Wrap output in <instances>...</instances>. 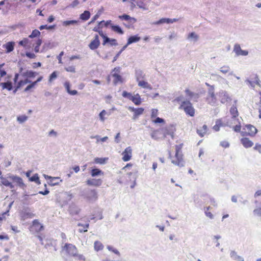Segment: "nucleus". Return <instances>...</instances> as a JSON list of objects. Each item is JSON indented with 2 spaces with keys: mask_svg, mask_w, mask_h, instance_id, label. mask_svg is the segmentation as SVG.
Masks as SVG:
<instances>
[{
  "mask_svg": "<svg viewBox=\"0 0 261 261\" xmlns=\"http://www.w3.org/2000/svg\"><path fill=\"white\" fill-rule=\"evenodd\" d=\"M182 143L175 146V153L171 159V163L179 167H183L185 165L184 154L182 152Z\"/></svg>",
  "mask_w": 261,
  "mask_h": 261,
  "instance_id": "nucleus-1",
  "label": "nucleus"
},
{
  "mask_svg": "<svg viewBox=\"0 0 261 261\" xmlns=\"http://www.w3.org/2000/svg\"><path fill=\"white\" fill-rule=\"evenodd\" d=\"M179 109L183 110L187 115L193 117L195 115V110L192 103L189 100H184L181 102Z\"/></svg>",
  "mask_w": 261,
  "mask_h": 261,
  "instance_id": "nucleus-2",
  "label": "nucleus"
},
{
  "mask_svg": "<svg viewBox=\"0 0 261 261\" xmlns=\"http://www.w3.org/2000/svg\"><path fill=\"white\" fill-rule=\"evenodd\" d=\"M257 132V128L251 124H246L243 127L241 135L242 137H254Z\"/></svg>",
  "mask_w": 261,
  "mask_h": 261,
  "instance_id": "nucleus-3",
  "label": "nucleus"
},
{
  "mask_svg": "<svg viewBox=\"0 0 261 261\" xmlns=\"http://www.w3.org/2000/svg\"><path fill=\"white\" fill-rule=\"evenodd\" d=\"M62 252L69 256H74L77 255L78 250L76 246L72 244L66 243L62 248Z\"/></svg>",
  "mask_w": 261,
  "mask_h": 261,
  "instance_id": "nucleus-4",
  "label": "nucleus"
},
{
  "mask_svg": "<svg viewBox=\"0 0 261 261\" xmlns=\"http://www.w3.org/2000/svg\"><path fill=\"white\" fill-rule=\"evenodd\" d=\"M122 95L125 98H127L131 100L135 105L138 106L141 103L142 100L140 95L137 93L135 95H132L131 93L124 91L122 92Z\"/></svg>",
  "mask_w": 261,
  "mask_h": 261,
  "instance_id": "nucleus-5",
  "label": "nucleus"
},
{
  "mask_svg": "<svg viewBox=\"0 0 261 261\" xmlns=\"http://www.w3.org/2000/svg\"><path fill=\"white\" fill-rule=\"evenodd\" d=\"M161 129L164 139L167 136H170L172 139L174 138L175 128L173 125H167L161 128Z\"/></svg>",
  "mask_w": 261,
  "mask_h": 261,
  "instance_id": "nucleus-6",
  "label": "nucleus"
},
{
  "mask_svg": "<svg viewBox=\"0 0 261 261\" xmlns=\"http://www.w3.org/2000/svg\"><path fill=\"white\" fill-rule=\"evenodd\" d=\"M113 73H112V76L114 77L113 83L115 85H117L118 83H122L123 82V78L121 75H120V68L117 67L114 68L113 69Z\"/></svg>",
  "mask_w": 261,
  "mask_h": 261,
  "instance_id": "nucleus-7",
  "label": "nucleus"
},
{
  "mask_svg": "<svg viewBox=\"0 0 261 261\" xmlns=\"http://www.w3.org/2000/svg\"><path fill=\"white\" fill-rule=\"evenodd\" d=\"M118 18L121 20H126L127 21V24H124L126 28H129L131 26H132L136 22L137 20L136 18L134 17H130L129 15L127 14H123L122 15H119Z\"/></svg>",
  "mask_w": 261,
  "mask_h": 261,
  "instance_id": "nucleus-8",
  "label": "nucleus"
},
{
  "mask_svg": "<svg viewBox=\"0 0 261 261\" xmlns=\"http://www.w3.org/2000/svg\"><path fill=\"white\" fill-rule=\"evenodd\" d=\"M122 160L124 162L129 161L132 157V148L131 147L128 146L126 147L122 153Z\"/></svg>",
  "mask_w": 261,
  "mask_h": 261,
  "instance_id": "nucleus-9",
  "label": "nucleus"
},
{
  "mask_svg": "<svg viewBox=\"0 0 261 261\" xmlns=\"http://www.w3.org/2000/svg\"><path fill=\"white\" fill-rule=\"evenodd\" d=\"M86 182L89 186L98 187L101 186L102 180L100 178H89L86 180Z\"/></svg>",
  "mask_w": 261,
  "mask_h": 261,
  "instance_id": "nucleus-10",
  "label": "nucleus"
},
{
  "mask_svg": "<svg viewBox=\"0 0 261 261\" xmlns=\"http://www.w3.org/2000/svg\"><path fill=\"white\" fill-rule=\"evenodd\" d=\"M100 44V42L99 39V36L96 34L95 35L93 39L91 40L88 46L91 50H95L98 48Z\"/></svg>",
  "mask_w": 261,
  "mask_h": 261,
  "instance_id": "nucleus-11",
  "label": "nucleus"
},
{
  "mask_svg": "<svg viewBox=\"0 0 261 261\" xmlns=\"http://www.w3.org/2000/svg\"><path fill=\"white\" fill-rule=\"evenodd\" d=\"M86 199L89 201H95L98 198V195L95 189L90 190L86 196Z\"/></svg>",
  "mask_w": 261,
  "mask_h": 261,
  "instance_id": "nucleus-12",
  "label": "nucleus"
},
{
  "mask_svg": "<svg viewBox=\"0 0 261 261\" xmlns=\"http://www.w3.org/2000/svg\"><path fill=\"white\" fill-rule=\"evenodd\" d=\"M35 216V214L29 210H24L20 213L21 219L24 220L28 219H31Z\"/></svg>",
  "mask_w": 261,
  "mask_h": 261,
  "instance_id": "nucleus-13",
  "label": "nucleus"
},
{
  "mask_svg": "<svg viewBox=\"0 0 261 261\" xmlns=\"http://www.w3.org/2000/svg\"><path fill=\"white\" fill-rule=\"evenodd\" d=\"M240 142L242 145L246 148H250L253 145V142L246 137H243L240 139Z\"/></svg>",
  "mask_w": 261,
  "mask_h": 261,
  "instance_id": "nucleus-14",
  "label": "nucleus"
},
{
  "mask_svg": "<svg viewBox=\"0 0 261 261\" xmlns=\"http://www.w3.org/2000/svg\"><path fill=\"white\" fill-rule=\"evenodd\" d=\"M128 110L134 112L133 118L134 119L142 114L144 111V109L143 108H134L133 107H129Z\"/></svg>",
  "mask_w": 261,
  "mask_h": 261,
  "instance_id": "nucleus-15",
  "label": "nucleus"
},
{
  "mask_svg": "<svg viewBox=\"0 0 261 261\" xmlns=\"http://www.w3.org/2000/svg\"><path fill=\"white\" fill-rule=\"evenodd\" d=\"M233 51L237 56H247L248 54V51L242 50L240 45L238 44L234 45Z\"/></svg>",
  "mask_w": 261,
  "mask_h": 261,
  "instance_id": "nucleus-16",
  "label": "nucleus"
},
{
  "mask_svg": "<svg viewBox=\"0 0 261 261\" xmlns=\"http://www.w3.org/2000/svg\"><path fill=\"white\" fill-rule=\"evenodd\" d=\"M151 136L155 140L164 139L161 128L153 130L151 133Z\"/></svg>",
  "mask_w": 261,
  "mask_h": 261,
  "instance_id": "nucleus-17",
  "label": "nucleus"
},
{
  "mask_svg": "<svg viewBox=\"0 0 261 261\" xmlns=\"http://www.w3.org/2000/svg\"><path fill=\"white\" fill-rule=\"evenodd\" d=\"M32 227L37 232L41 231L43 229V225L37 219L33 221Z\"/></svg>",
  "mask_w": 261,
  "mask_h": 261,
  "instance_id": "nucleus-18",
  "label": "nucleus"
},
{
  "mask_svg": "<svg viewBox=\"0 0 261 261\" xmlns=\"http://www.w3.org/2000/svg\"><path fill=\"white\" fill-rule=\"evenodd\" d=\"M177 21V19H170V18H161L159 20L157 21H155V22H154L153 23V24H155V25H158V24H162V23H173L174 22H176Z\"/></svg>",
  "mask_w": 261,
  "mask_h": 261,
  "instance_id": "nucleus-19",
  "label": "nucleus"
},
{
  "mask_svg": "<svg viewBox=\"0 0 261 261\" xmlns=\"http://www.w3.org/2000/svg\"><path fill=\"white\" fill-rule=\"evenodd\" d=\"M31 83H32V82L26 77H25V79L23 80H20L17 84L15 91H16L17 89L23 87L24 86L28 84H30Z\"/></svg>",
  "mask_w": 261,
  "mask_h": 261,
  "instance_id": "nucleus-20",
  "label": "nucleus"
},
{
  "mask_svg": "<svg viewBox=\"0 0 261 261\" xmlns=\"http://www.w3.org/2000/svg\"><path fill=\"white\" fill-rule=\"evenodd\" d=\"M43 79L42 76L39 77L37 80L34 82H32L30 84L28 85L24 90V92H28L30 91L31 89L34 88L35 86L37 84V83L40 82Z\"/></svg>",
  "mask_w": 261,
  "mask_h": 261,
  "instance_id": "nucleus-21",
  "label": "nucleus"
},
{
  "mask_svg": "<svg viewBox=\"0 0 261 261\" xmlns=\"http://www.w3.org/2000/svg\"><path fill=\"white\" fill-rule=\"evenodd\" d=\"M208 128L206 125L204 124L197 129V133L200 137H203L206 134Z\"/></svg>",
  "mask_w": 261,
  "mask_h": 261,
  "instance_id": "nucleus-22",
  "label": "nucleus"
},
{
  "mask_svg": "<svg viewBox=\"0 0 261 261\" xmlns=\"http://www.w3.org/2000/svg\"><path fill=\"white\" fill-rule=\"evenodd\" d=\"M0 179H1L0 184L1 186L3 185L6 187H9L11 189L14 188V185L11 182H10L6 178L1 176Z\"/></svg>",
  "mask_w": 261,
  "mask_h": 261,
  "instance_id": "nucleus-23",
  "label": "nucleus"
},
{
  "mask_svg": "<svg viewBox=\"0 0 261 261\" xmlns=\"http://www.w3.org/2000/svg\"><path fill=\"white\" fill-rule=\"evenodd\" d=\"M64 86L67 91V92L71 95H75L77 94V91L75 90H70V84L69 82H65L64 84Z\"/></svg>",
  "mask_w": 261,
  "mask_h": 261,
  "instance_id": "nucleus-24",
  "label": "nucleus"
},
{
  "mask_svg": "<svg viewBox=\"0 0 261 261\" xmlns=\"http://www.w3.org/2000/svg\"><path fill=\"white\" fill-rule=\"evenodd\" d=\"M137 81L138 82L139 86L145 89H148L150 90L152 89L151 85L149 84H148L147 82L139 80V79H137Z\"/></svg>",
  "mask_w": 261,
  "mask_h": 261,
  "instance_id": "nucleus-25",
  "label": "nucleus"
},
{
  "mask_svg": "<svg viewBox=\"0 0 261 261\" xmlns=\"http://www.w3.org/2000/svg\"><path fill=\"white\" fill-rule=\"evenodd\" d=\"M4 48L6 49V53H9L12 51L14 49V42H8L4 45Z\"/></svg>",
  "mask_w": 261,
  "mask_h": 261,
  "instance_id": "nucleus-26",
  "label": "nucleus"
},
{
  "mask_svg": "<svg viewBox=\"0 0 261 261\" xmlns=\"http://www.w3.org/2000/svg\"><path fill=\"white\" fill-rule=\"evenodd\" d=\"M38 74V73L32 70H27L25 72H24L22 75L28 79L29 78H33L36 76V75Z\"/></svg>",
  "mask_w": 261,
  "mask_h": 261,
  "instance_id": "nucleus-27",
  "label": "nucleus"
},
{
  "mask_svg": "<svg viewBox=\"0 0 261 261\" xmlns=\"http://www.w3.org/2000/svg\"><path fill=\"white\" fill-rule=\"evenodd\" d=\"M10 177L13 181L16 182L19 186H24V185L23 184V180L21 177L16 176H12Z\"/></svg>",
  "mask_w": 261,
  "mask_h": 261,
  "instance_id": "nucleus-28",
  "label": "nucleus"
},
{
  "mask_svg": "<svg viewBox=\"0 0 261 261\" xmlns=\"http://www.w3.org/2000/svg\"><path fill=\"white\" fill-rule=\"evenodd\" d=\"M103 22H104L103 20L100 21L98 23V24L96 27H95L93 29V31H94V32L98 33L99 35L100 36H101L102 35L103 36V34H104V33H103V31L102 30V28L100 27V25L103 23Z\"/></svg>",
  "mask_w": 261,
  "mask_h": 261,
  "instance_id": "nucleus-29",
  "label": "nucleus"
},
{
  "mask_svg": "<svg viewBox=\"0 0 261 261\" xmlns=\"http://www.w3.org/2000/svg\"><path fill=\"white\" fill-rule=\"evenodd\" d=\"M90 174L92 177H95L98 175H103L104 173L101 170L95 168L91 170Z\"/></svg>",
  "mask_w": 261,
  "mask_h": 261,
  "instance_id": "nucleus-30",
  "label": "nucleus"
},
{
  "mask_svg": "<svg viewBox=\"0 0 261 261\" xmlns=\"http://www.w3.org/2000/svg\"><path fill=\"white\" fill-rule=\"evenodd\" d=\"M141 39L138 35L132 36L127 40V44H130L133 43L137 42Z\"/></svg>",
  "mask_w": 261,
  "mask_h": 261,
  "instance_id": "nucleus-31",
  "label": "nucleus"
},
{
  "mask_svg": "<svg viewBox=\"0 0 261 261\" xmlns=\"http://www.w3.org/2000/svg\"><path fill=\"white\" fill-rule=\"evenodd\" d=\"M185 92L186 93V95L187 97H188L190 99L194 97H198V94L194 93L193 92L191 91L189 89L187 88L186 89Z\"/></svg>",
  "mask_w": 261,
  "mask_h": 261,
  "instance_id": "nucleus-32",
  "label": "nucleus"
},
{
  "mask_svg": "<svg viewBox=\"0 0 261 261\" xmlns=\"http://www.w3.org/2000/svg\"><path fill=\"white\" fill-rule=\"evenodd\" d=\"M254 77H250L249 80H247V82L252 85L253 84L259 85V80L258 76L256 74L253 75Z\"/></svg>",
  "mask_w": 261,
  "mask_h": 261,
  "instance_id": "nucleus-33",
  "label": "nucleus"
},
{
  "mask_svg": "<svg viewBox=\"0 0 261 261\" xmlns=\"http://www.w3.org/2000/svg\"><path fill=\"white\" fill-rule=\"evenodd\" d=\"M94 248L95 251H98L102 250L104 248V246L100 241H96L94 244Z\"/></svg>",
  "mask_w": 261,
  "mask_h": 261,
  "instance_id": "nucleus-34",
  "label": "nucleus"
},
{
  "mask_svg": "<svg viewBox=\"0 0 261 261\" xmlns=\"http://www.w3.org/2000/svg\"><path fill=\"white\" fill-rule=\"evenodd\" d=\"M111 28L112 31H113L114 32H115L119 34L122 35L124 33L123 30L118 25H115L113 24H111Z\"/></svg>",
  "mask_w": 261,
  "mask_h": 261,
  "instance_id": "nucleus-35",
  "label": "nucleus"
},
{
  "mask_svg": "<svg viewBox=\"0 0 261 261\" xmlns=\"http://www.w3.org/2000/svg\"><path fill=\"white\" fill-rule=\"evenodd\" d=\"M1 85L2 86L3 89H6L9 91L11 90L13 88L12 83L10 82L1 83Z\"/></svg>",
  "mask_w": 261,
  "mask_h": 261,
  "instance_id": "nucleus-36",
  "label": "nucleus"
},
{
  "mask_svg": "<svg viewBox=\"0 0 261 261\" xmlns=\"http://www.w3.org/2000/svg\"><path fill=\"white\" fill-rule=\"evenodd\" d=\"M207 100L211 105H213L216 102V99L213 92L210 93L208 97L207 98Z\"/></svg>",
  "mask_w": 261,
  "mask_h": 261,
  "instance_id": "nucleus-37",
  "label": "nucleus"
},
{
  "mask_svg": "<svg viewBox=\"0 0 261 261\" xmlns=\"http://www.w3.org/2000/svg\"><path fill=\"white\" fill-rule=\"evenodd\" d=\"M19 45L24 47H27L30 46V41L28 38H24L22 40L18 42Z\"/></svg>",
  "mask_w": 261,
  "mask_h": 261,
  "instance_id": "nucleus-38",
  "label": "nucleus"
},
{
  "mask_svg": "<svg viewBox=\"0 0 261 261\" xmlns=\"http://www.w3.org/2000/svg\"><path fill=\"white\" fill-rule=\"evenodd\" d=\"M90 17V13L88 11H85L80 15V18L84 21L87 20Z\"/></svg>",
  "mask_w": 261,
  "mask_h": 261,
  "instance_id": "nucleus-39",
  "label": "nucleus"
},
{
  "mask_svg": "<svg viewBox=\"0 0 261 261\" xmlns=\"http://www.w3.org/2000/svg\"><path fill=\"white\" fill-rule=\"evenodd\" d=\"M230 113L232 115V118H236L238 116V111L235 106H232L230 110Z\"/></svg>",
  "mask_w": 261,
  "mask_h": 261,
  "instance_id": "nucleus-40",
  "label": "nucleus"
},
{
  "mask_svg": "<svg viewBox=\"0 0 261 261\" xmlns=\"http://www.w3.org/2000/svg\"><path fill=\"white\" fill-rule=\"evenodd\" d=\"M78 226L81 227V228L79 229V232H83L87 231L88 228H89V223H87L86 224L79 223Z\"/></svg>",
  "mask_w": 261,
  "mask_h": 261,
  "instance_id": "nucleus-41",
  "label": "nucleus"
},
{
  "mask_svg": "<svg viewBox=\"0 0 261 261\" xmlns=\"http://www.w3.org/2000/svg\"><path fill=\"white\" fill-rule=\"evenodd\" d=\"M40 34V32L39 30L35 29L32 31L31 34L29 36V37L30 38H34L39 36Z\"/></svg>",
  "mask_w": 261,
  "mask_h": 261,
  "instance_id": "nucleus-42",
  "label": "nucleus"
},
{
  "mask_svg": "<svg viewBox=\"0 0 261 261\" xmlns=\"http://www.w3.org/2000/svg\"><path fill=\"white\" fill-rule=\"evenodd\" d=\"M30 180L31 181H35L36 183H37L38 184H40L39 177L37 174H35L31 177H30Z\"/></svg>",
  "mask_w": 261,
  "mask_h": 261,
  "instance_id": "nucleus-43",
  "label": "nucleus"
},
{
  "mask_svg": "<svg viewBox=\"0 0 261 261\" xmlns=\"http://www.w3.org/2000/svg\"><path fill=\"white\" fill-rule=\"evenodd\" d=\"M55 27H56L55 24L49 25V26H47V25H42L39 27V29L40 30H42L43 29L51 30V29H54L55 28Z\"/></svg>",
  "mask_w": 261,
  "mask_h": 261,
  "instance_id": "nucleus-44",
  "label": "nucleus"
},
{
  "mask_svg": "<svg viewBox=\"0 0 261 261\" xmlns=\"http://www.w3.org/2000/svg\"><path fill=\"white\" fill-rule=\"evenodd\" d=\"M107 160L106 158H96L94 159V162L97 164H103L106 162Z\"/></svg>",
  "mask_w": 261,
  "mask_h": 261,
  "instance_id": "nucleus-45",
  "label": "nucleus"
},
{
  "mask_svg": "<svg viewBox=\"0 0 261 261\" xmlns=\"http://www.w3.org/2000/svg\"><path fill=\"white\" fill-rule=\"evenodd\" d=\"M233 129L234 132L237 133L241 132V125L240 122H238V123L235 126L233 127Z\"/></svg>",
  "mask_w": 261,
  "mask_h": 261,
  "instance_id": "nucleus-46",
  "label": "nucleus"
},
{
  "mask_svg": "<svg viewBox=\"0 0 261 261\" xmlns=\"http://www.w3.org/2000/svg\"><path fill=\"white\" fill-rule=\"evenodd\" d=\"M136 5L138 6L140 8L143 9L144 10L146 9V5L145 3L142 1H138L136 2Z\"/></svg>",
  "mask_w": 261,
  "mask_h": 261,
  "instance_id": "nucleus-47",
  "label": "nucleus"
},
{
  "mask_svg": "<svg viewBox=\"0 0 261 261\" xmlns=\"http://www.w3.org/2000/svg\"><path fill=\"white\" fill-rule=\"evenodd\" d=\"M103 39V42H102V45H105L107 43H109L110 41V38H109L108 37H107L105 34H103V36L102 35L101 36Z\"/></svg>",
  "mask_w": 261,
  "mask_h": 261,
  "instance_id": "nucleus-48",
  "label": "nucleus"
},
{
  "mask_svg": "<svg viewBox=\"0 0 261 261\" xmlns=\"http://www.w3.org/2000/svg\"><path fill=\"white\" fill-rule=\"evenodd\" d=\"M210 208V206L206 207V210L205 211V214L207 217L210 218V219H213V215L211 212H209Z\"/></svg>",
  "mask_w": 261,
  "mask_h": 261,
  "instance_id": "nucleus-49",
  "label": "nucleus"
},
{
  "mask_svg": "<svg viewBox=\"0 0 261 261\" xmlns=\"http://www.w3.org/2000/svg\"><path fill=\"white\" fill-rule=\"evenodd\" d=\"M152 121L154 123H165L164 119L161 118L160 117H156L154 119H152Z\"/></svg>",
  "mask_w": 261,
  "mask_h": 261,
  "instance_id": "nucleus-50",
  "label": "nucleus"
},
{
  "mask_svg": "<svg viewBox=\"0 0 261 261\" xmlns=\"http://www.w3.org/2000/svg\"><path fill=\"white\" fill-rule=\"evenodd\" d=\"M158 115V110L155 109H153L151 110V119L152 120L153 119L156 118Z\"/></svg>",
  "mask_w": 261,
  "mask_h": 261,
  "instance_id": "nucleus-51",
  "label": "nucleus"
},
{
  "mask_svg": "<svg viewBox=\"0 0 261 261\" xmlns=\"http://www.w3.org/2000/svg\"><path fill=\"white\" fill-rule=\"evenodd\" d=\"M27 119L28 117L25 115H21L17 117V120L20 123L24 122Z\"/></svg>",
  "mask_w": 261,
  "mask_h": 261,
  "instance_id": "nucleus-52",
  "label": "nucleus"
},
{
  "mask_svg": "<svg viewBox=\"0 0 261 261\" xmlns=\"http://www.w3.org/2000/svg\"><path fill=\"white\" fill-rule=\"evenodd\" d=\"M78 22V21L75 20H67L63 22V24L64 25H68L70 24H76Z\"/></svg>",
  "mask_w": 261,
  "mask_h": 261,
  "instance_id": "nucleus-53",
  "label": "nucleus"
},
{
  "mask_svg": "<svg viewBox=\"0 0 261 261\" xmlns=\"http://www.w3.org/2000/svg\"><path fill=\"white\" fill-rule=\"evenodd\" d=\"M57 77V73L56 71H54L49 76V82L51 83Z\"/></svg>",
  "mask_w": 261,
  "mask_h": 261,
  "instance_id": "nucleus-54",
  "label": "nucleus"
},
{
  "mask_svg": "<svg viewBox=\"0 0 261 261\" xmlns=\"http://www.w3.org/2000/svg\"><path fill=\"white\" fill-rule=\"evenodd\" d=\"M9 210H8L6 212L3 213L2 214L0 215V222L6 219V215H7V216L9 215Z\"/></svg>",
  "mask_w": 261,
  "mask_h": 261,
  "instance_id": "nucleus-55",
  "label": "nucleus"
},
{
  "mask_svg": "<svg viewBox=\"0 0 261 261\" xmlns=\"http://www.w3.org/2000/svg\"><path fill=\"white\" fill-rule=\"evenodd\" d=\"M65 69L67 72H72V73H74L75 72V69L74 66H69L67 67H65Z\"/></svg>",
  "mask_w": 261,
  "mask_h": 261,
  "instance_id": "nucleus-56",
  "label": "nucleus"
},
{
  "mask_svg": "<svg viewBox=\"0 0 261 261\" xmlns=\"http://www.w3.org/2000/svg\"><path fill=\"white\" fill-rule=\"evenodd\" d=\"M230 255L231 257L233 258L234 259H240V257L237 255V253L234 251H231L230 253Z\"/></svg>",
  "mask_w": 261,
  "mask_h": 261,
  "instance_id": "nucleus-57",
  "label": "nucleus"
},
{
  "mask_svg": "<svg viewBox=\"0 0 261 261\" xmlns=\"http://www.w3.org/2000/svg\"><path fill=\"white\" fill-rule=\"evenodd\" d=\"M74 257H76V259L80 261H85V256L82 254H78V252H77V255H75Z\"/></svg>",
  "mask_w": 261,
  "mask_h": 261,
  "instance_id": "nucleus-58",
  "label": "nucleus"
},
{
  "mask_svg": "<svg viewBox=\"0 0 261 261\" xmlns=\"http://www.w3.org/2000/svg\"><path fill=\"white\" fill-rule=\"evenodd\" d=\"M107 112L105 110H102L99 114V117L102 121H104L105 120V116L106 115Z\"/></svg>",
  "mask_w": 261,
  "mask_h": 261,
  "instance_id": "nucleus-59",
  "label": "nucleus"
},
{
  "mask_svg": "<svg viewBox=\"0 0 261 261\" xmlns=\"http://www.w3.org/2000/svg\"><path fill=\"white\" fill-rule=\"evenodd\" d=\"M253 149L258 151L259 153H261V144L256 143L255 146L253 147Z\"/></svg>",
  "mask_w": 261,
  "mask_h": 261,
  "instance_id": "nucleus-60",
  "label": "nucleus"
},
{
  "mask_svg": "<svg viewBox=\"0 0 261 261\" xmlns=\"http://www.w3.org/2000/svg\"><path fill=\"white\" fill-rule=\"evenodd\" d=\"M220 145L226 148L229 146V143L226 141H223L220 142Z\"/></svg>",
  "mask_w": 261,
  "mask_h": 261,
  "instance_id": "nucleus-61",
  "label": "nucleus"
},
{
  "mask_svg": "<svg viewBox=\"0 0 261 261\" xmlns=\"http://www.w3.org/2000/svg\"><path fill=\"white\" fill-rule=\"evenodd\" d=\"M107 248L109 250L113 252L116 254H119V251L117 249H114L112 246H108Z\"/></svg>",
  "mask_w": 261,
  "mask_h": 261,
  "instance_id": "nucleus-62",
  "label": "nucleus"
},
{
  "mask_svg": "<svg viewBox=\"0 0 261 261\" xmlns=\"http://www.w3.org/2000/svg\"><path fill=\"white\" fill-rule=\"evenodd\" d=\"M109 43H110V44L112 46H116L118 45L117 40L115 39H110V41Z\"/></svg>",
  "mask_w": 261,
  "mask_h": 261,
  "instance_id": "nucleus-63",
  "label": "nucleus"
},
{
  "mask_svg": "<svg viewBox=\"0 0 261 261\" xmlns=\"http://www.w3.org/2000/svg\"><path fill=\"white\" fill-rule=\"evenodd\" d=\"M42 43V40L41 39L38 38L35 42V44L33 45V46H40Z\"/></svg>",
  "mask_w": 261,
  "mask_h": 261,
  "instance_id": "nucleus-64",
  "label": "nucleus"
}]
</instances>
